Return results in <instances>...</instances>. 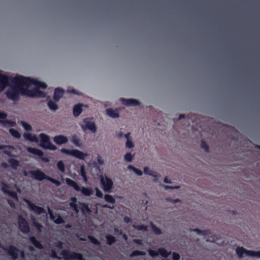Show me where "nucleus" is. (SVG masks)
<instances>
[{
    "instance_id": "59",
    "label": "nucleus",
    "mask_w": 260,
    "mask_h": 260,
    "mask_svg": "<svg viewBox=\"0 0 260 260\" xmlns=\"http://www.w3.org/2000/svg\"><path fill=\"white\" fill-rule=\"evenodd\" d=\"M170 201L173 203H179L181 202V200L179 199H174V200H172L171 199L170 200Z\"/></svg>"
},
{
    "instance_id": "25",
    "label": "nucleus",
    "mask_w": 260,
    "mask_h": 260,
    "mask_svg": "<svg viewBox=\"0 0 260 260\" xmlns=\"http://www.w3.org/2000/svg\"><path fill=\"white\" fill-rule=\"evenodd\" d=\"M10 164L11 167L14 169L16 170L20 166V164L19 161L14 159H9L8 160Z\"/></svg>"
},
{
    "instance_id": "21",
    "label": "nucleus",
    "mask_w": 260,
    "mask_h": 260,
    "mask_svg": "<svg viewBox=\"0 0 260 260\" xmlns=\"http://www.w3.org/2000/svg\"><path fill=\"white\" fill-rule=\"evenodd\" d=\"M107 114L113 118H118L119 114L117 109L113 110L111 108H108L106 110Z\"/></svg>"
},
{
    "instance_id": "28",
    "label": "nucleus",
    "mask_w": 260,
    "mask_h": 260,
    "mask_svg": "<svg viewBox=\"0 0 260 260\" xmlns=\"http://www.w3.org/2000/svg\"><path fill=\"white\" fill-rule=\"evenodd\" d=\"M192 231L197 233L198 234L203 236L208 235L210 233V230H201L199 229H194Z\"/></svg>"
},
{
    "instance_id": "15",
    "label": "nucleus",
    "mask_w": 260,
    "mask_h": 260,
    "mask_svg": "<svg viewBox=\"0 0 260 260\" xmlns=\"http://www.w3.org/2000/svg\"><path fill=\"white\" fill-rule=\"evenodd\" d=\"M30 173L32 177L40 181L43 180L46 177L45 175L39 170L31 171Z\"/></svg>"
},
{
    "instance_id": "46",
    "label": "nucleus",
    "mask_w": 260,
    "mask_h": 260,
    "mask_svg": "<svg viewBox=\"0 0 260 260\" xmlns=\"http://www.w3.org/2000/svg\"><path fill=\"white\" fill-rule=\"evenodd\" d=\"M95 191H96V196L100 198H102L103 197V194L102 192L99 190L98 188H95Z\"/></svg>"
},
{
    "instance_id": "42",
    "label": "nucleus",
    "mask_w": 260,
    "mask_h": 260,
    "mask_svg": "<svg viewBox=\"0 0 260 260\" xmlns=\"http://www.w3.org/2000/svg\"><path fill=\"white\" fill-rule=\"evenodd\" d=\"M57 108L58 106L57 105V104L50 99V110L55 111L57 110Z\"/></svg>"
},
{
    "instance_id": "36",
    "label": "nucleus",
    "mask_w": 260,
    "mask_h": 260,
    "mask_svg": "<svg viewBox=\"0 0 260 260\" xmlns=\"http://www.w3.org/2000/svg\"><path fill=\"white\" fill-rule=\"evenodd\" d=\"M151 228L155 234L159 235L162 234L161 230L157 227L155 224L151 223Z\"/></svg>"
},
{
    "instance_id": "31",
    "label": "nucleus",
    "mask_w": 260,
    "mask_h": 260,
    "mask_svg": "<svg viewBox=\"0 0 260 260\" xmlns=\"http://www.w3.org/2000/svg\"><path fill=\"white\" fill-rule=\"evenodd\" d=\"M105 200L108 202L114 204L115 203V199L114 197L109 194H105L104 196Z\"/></svg>"
},
{
    "instance_id": "57",
    "label": "nucleus",
    "mask_w": 260,
    "mask_h": 260,
    "mask_svg": "<svg viewBox=\"0 0 260 260\" xmlns=\"http://www.w3.org/2000/svg\"><path fill=\"white\" fill-rule=\"evenodd\" d=\"M56 149V146L50 142V150H54Z\"/></svg>"
},
{
    "instance_id": "3",
    "label": "nucleus",
    "mask_w": 260,
    "mask_h": 260,
    "mask_svg": "<svg viewBox=\"0 0 260 260\" xmlns=\"http://www.w3.org/2000/svg\"><path fill=\"white\" fill-rule=\"evenodd\" d=\"M236 253L239 258H242L245 254L246 256L260 258V251L247 250L243 247L238 246L236 250Z\"/></svg>"
},
{
    "instance_id": "4",
    "label": "nucleus",
    "mask_w": 260,
    "mask_h": 260,
    "mask_svg": "<svg viewBox=\"0 0 260 260\" xmlns=\"http://www.w3.org/2000/svg\"><path fill=\"white\" fill-rule=\"evenodd\" d=\"M60 254L65 260H85L81 253L76 252H71L67 249L62 250L60 252Z\"/></svg>"
},
{
    "instance_id": "44",
    "label": "nucleus",
    "mask_w": 260,
    "mask_h": 260,
    "mask_svg": "<svg viewBox=\"0 0 260 260\" xmlns=\"http://www.w3.org/2000/svg\"><path fill=\"white\" fill-rule=\"evenodd\" d=\"M150 174H149V175L155 178V179H154V180L156 181L157 178L159 177V175H158L157 173L155 171H152V170L151 172H150Z\"/></svg>"
},
{
    "instance_id": "12",
    "label": "nucleus",
    "mask_w": 260,
    "mask_h": 260,
    "mask_svg": "<svg viewBox=\"0 0 260 260\" xmlns=\"http://www.w3.org/2000/svg\"><path fill=\"white\" fill-rule=\"evenodd\" d=\"M40 145L41 147L48 149H49V137L47 135L41 134L40 135Z\"/></svg>"
},
{
    "instance_id": "10",
    "label": "nucleus",
    "mask_w": 260,
    "mask_h": 260,
    "mask_svg": "<svg viewBox=\"0 0 260 260\" xmlns=\"http://www.w3.org/2000/svg\"><path fill=\"white\" fill-rule=\"evenodd\" d=\"M18 225L20 230L23 233H27L29 231V228L27 222L21 216L18 218Z\"/></svg>"
},
{
    "instance_id": "8",
    "label": "nucleus",
    "mask_w": 260,
    "mask_h": 260,
    "mask_svg": "<svg viewBox=\"0 0 260 260\" xmlns=\"http://www.w3.org/2000/svg\"><path fill=\"white\" fill-rule=\"evenodd\" d=\"M3 248L5 250L7 251L13 259H16L19 254L22 258H24L25 255L24 252L22 251H20L16 247L11 246L8 249L5 247H3Z\"/></svg>"
},
{
    "instance_id": "50",
    "label": "nucleus",
    "mask_w": 260,
    "mask_h": 260,
    "mask_svg": "<svg viewBox=\"0 0 260 260\" xmlns=\"http://www.w3.org/2000/svg\"><path fill=\"white\" fill-rule=\"evenodd\" d=\"M151 170L149 169V168L148 167H145L144 168V173L145 174L149 175L150 174V172H151Z\"/></svg>"
},
{
    "instance_id": "53",
    "label": "nucleus",
    "mask_w": 260,
    "mask_h": 260,
    "mask_svg": "<svg viewBox=\"0 0 260 260\" xmlns=\"http://www.w3.org/2000/svg\"><path fill=\"white\" fill-rule=\"evenodd\" d=\"M124 221L125 222V223H129V222H131L132 220H131V219L127 217V216H125L124 219Z\"/></svg>"
},
{
    "instance_id": "54",
    "label": "nucleus",
    "mask_w": 260,
    "mask_h": 260,
    "mask_svg": "<svg viewBox=\"0 0 260 260\" xmlns=\"http://www.w3.org/2000/svg\"><path fill=\"white\" fill-rule=\"evenodd\" d=\"M164 182L166 183H172V181L171 180V179H169L168 177H165L164 179Z\"/></svg>"
},
{
    "instance_id": "29",
    "label": "nucleus",
    "mask_w": 260,
    "mask_h": 260,
    "mask_svg": "<svg viewBox=\"0 0 260 260\" xmlns=\"http://www.w3.org/2000/svg\"><path fill=\"white\" fill-rule=\"evenodd\" d=\"M146 255V252L143 251H140L138 250H134L130 254L129 256L131 257H133L135 256H138L140 255Z\"/></svg>"
},
{
    "instance_id": "39",
    "label": "nucleus",
    "mask_w": 260,
    "mask_h": 260,
    "mask_svg": "<svg viewBox=\"0 0 260 260\" xmlns=\"http://www.w3.org/2000/svg\"><path fill=\"white\" fill-rule=\"evenodd\" d=\"M80 174H81V176L83 177L84 181L85 182H87L88 180V178L86 176V172L84 169V167L83 166H82L81 168Z\"/></svg>"
},
{
    "instance_id": "17",
    "label": "nucleus",
    "mask_w": 260,
    "mask_h": 260,
    "mask_svg": "<svg viewBox=\"0 0 260 260\" xmlns=\"http://www.w3.org/2000/svg\"><path fill=\"white\" fill-rule=\"evenodd\" d=\"M2 190L4 193L9 195L13 199L15 200V201L18 200L17 193L14 191L10 190L9 189V187L8 186L4 185L2 187Z\"/></svg>"
},
{
    "instance_id": "64",
    "label": "nucleus",
    "mask_w": 260,
    "mask_h": 260,
    "mask_svg": "<svg viewBox=\"0 0 260 260\" xmlns=\"http://www.w3.org/2000/svg\"><path fill=\"white\" fill-rule=\"evenodd\" d=\"M185 117V115L184 114H180L179 115V117H178V119L179 120H180L183 118Z\"/></svg>"
},
{
    "instance_id": "32",
    "label": "nucleus",
    "mask_w": 260,
    "mask_h": 260,
    "mask_svg": "<svg viewBox=\"0 0 260 260\" xmlns=\"http://www.w3.org/2000/svg\"><path fill=\"white\" fill-rule=\"evenodd\" d=\"M9 132L13 137L16 139H19L21 137V134L19 133V132L13 128H10L9 129Z\"/></svg>"
},
{
    "instance_id": "56",
    "label": "nucleus",
    "mask_w": 260,
    "mask_h": 260,
    "mask_svg": "<svg viewBox=\"0 0 260 260\" xmlns=\"http://www.w3.org/2000/svg\"><path fill=\"white\" fill-rule=\"evenodd\" d=\"M50 182L55 183V184L57 185H59L60 184L59 182H58L57 181H55L54 179H53L50 177Z\"/></svg>"
},
{
    "instance_id": "5",
    "label": "nucleus",
    "mask_w": 260,
    "mask_h": 260,
    "mask_svg": "<svg viewBox=\"0 0 260 260\" xmlns=\"http://www.w3.org/2000/svg\"><path fill=\"white\" fill-rule=\"evenodd\" d=\"M60 152L62 153L71 155L81 160H84L88 155L87 153H84L77 149L69 150L66 148H62L60 150Z\"/></svg>"
},
{
    "instance_id": "41",
    "label": "nucleus",
    "mask_w": 260,
    "mask_h": 260,
    "mask_svg": "<svg viewBox=\"0 0 260 260\" xmlns=\"http://www.w3.org/2000/svg\"><path fill=\"white\" fill-rule=\"evenodd\" d=\"M88 239H89L90 241L94 245H100V242L95 237H94L93 236H88Z\"/></svg>"
},
{
    "instance_id": "47",
    "label": "nucleus",
    "mask_w": 260,
    "mask_h": 260,
    "mask_svg": "<svg viewBox=\"0 0 260 260\" xmlns=\"http://www.w3.org/2000/svg\"><path fill=\"white\" fill-rule=\"evenodd\" d=\"M164 187L165 189H178L179 188V186H169V185H164Z\"/></svg>"
},
{
    "instance_id": "18",
    "label": "nucleus",
    "mask_w": 260,
    "mask_h": 260,
    "mask_svg": "<svg viewBox=\"0 0 260 260\" xmlns=\"http://www.w3.org/2000/svg\"><path fill=\"white\" fill-rule=\"evenodd\" d=\"M53 141L56 144L61 145L67 143L68 141V139L64 136L58 135L54 138Z\"/></svg>"
},
{
    "instance_id": "51",
    "label": "nucleus",
    "mask_w": 260,
    "mask_h": 260,
    "mask_svg": "<svg viewBox=\"0 0 260 260\" xmlns=\"http://www.w3.org/2000/svg\"><path fill=\"white\" fill-rule=\"evenodd\" d=\"M97 161L98 163L101 165H103L104 163V160L102 159V157L100 155H98L97 157Z\"/></svg>"
},
{
    "instance_id": "27",
    "label": "nucleus",
    "mask_w": 260,
    "mask_h": 260,
    "mask_svg": "<svg viewBox=\"0 0 260 260\" xmlns=\"http://www.w3.org/2000/svg\"><path fill=\"white\" fill-rule=\"evenodd\" d=\"M106 239L107 240V244L109 245H112L113 244L115 243L116 241V238L114 236H113L111 235H107L106 236Z\"/></svg>"
},
{
    "instance_id": "35",
    "label": "nucleus",
    "mask_w": 260,
    "mask_h": 260,
    "mask_svg": "<svg viewBox=\"0 0 260 260\" xmlns=\"http://www.w3.org/2000/svg\"><path fill=\"white\" fill-rule=\"evenodd\" d=\"M127 168L128 169L133 170L137 175L139 176H141L143 174L142 171L141 170L137 169L132 165H128Z\"/></svg>"
},
{
    "instance_id": "33",
    "label": "nucleus",
    "mask_w": 260,
    "mask_h": 260,
    "mask_svg": "<svg viewBox=\"0 0 260 260\" xmlns=\"http://www.w3.org/2000/svg\"><path fill=\"white\" fill-rule=\"evenodd\" d=\"M20 123L25 131H30L31 130V126L28 123L24 121H21Z\"/></svg>"
},
{
    "instance_id": "48",
    "label": "nucleus",
    "mask_w": 260,
    "mask_h": 260,
    "mask_svg": "<svg viewBox=\"0 0 260 260\" xmlns=\"http://www.w3.org/2000/svg\"><path fill=\"white\" fill-rule=\"evenodd\" d=\"M133 242L139 245H143V240L141 239H134Z\"/></svg>"
},
{
    "instance_id": "1",
    "label": "nucleus",
    "mask_w": 260,
    "mask_h": 260,
    "mask_svg": "<svg viewBox=\"0 0 260 260\" xmlns=\"http://www.w3.org/2000/svg\"><path fill=\"white\" fill-rule=\"evenodd\" d=\"M46 87L45 83L37 79L17 76L11 80L6 94L8 98L13 101H18L20 94L31 98H43L45 96V93L41 89Z\"/></svg>"
},
{
    "instance_id": "61",
    "label": "nucleus",
    "mask_w": 260,
    "mask_h": 260,
    "mask_svg": "<svg viewBox=\"0 0 260 260\" xmlns=\"http://www.w3.org/2000/svg\"><path fill=\"white\" fill-rule=\"evenodd\" d=\"M2 166L5 168H7L8 167V165L6 162H3L2 164Z\"/></svg>"
},
{
    "instance_id": "6",
    "label": "nucleus",
    "mask_w": 260,
    "mask_h": 260,
    "mask_svg": "<svg viewBox=\"0 0 260 260\" xmlns=\"http://www.w3.org/2000/svg\"><path fill=\"white\" fill-rule=\"evenodd\" d=\"M100 181L104 191L108 193L111 192L113 186V182L112 179L107 176H102Z\"/></svg>"
},
{
    "instance_id": "55",
    "label": "nucleus",
    "mask_w": 260,
    "mask_h": 260,
    "mask_svg": "<svg viewBox=\"0 0 260 260\" xmlns=\"http://www.w3.org/2000/svg\"><path fill=\"white\" fill-rule=\"evenodd\" d=\"M130 136H131V133L128 132L126 134L124 135L123 136L126 139V140H127L128 139H132V137Z\"/></svg>"
},
{
    "instance_id": "11",
    "label": "nucleus",
    "mask_w": 260,
    "mask_h": 260,
    "mask_svg": "<svg viewBox=\"0 0 260 260\" xmlns=\"http://www.w3.org/2000/svg\"><path fill=\"white\" fill-rule=\"evenodd\" d=\"M83 122L85 123V126L82 125L83 129L86 128L92 133H95L96 131V127L94 122L91 121L90 119L87 118L83 119Z\"/></svg>"
},
{
    "instance_id": "26",
    "label": "nucleus",
    "mask_w": 260,
    "mask_h": 260,
    "mask_svg": "<svg viewBox=\"0 0 260 260\" xmlns=\"http://www.w3.org/2000/svg\"><path fill=\"white\" fill-rule=\"evenodd\" d=\"M29 240L32 244L34 245L37 248L39 249H42L43 248V246L41 243L37 240L34 237H30L29 238Z\"/></svg>"
},
{
    "instance_id": "49",
    "label": "nucleus",
    "mask_w": 260,
    "mask_h": 260,
    "mask_svg": "<svg viewBox=\"0 0 260 260\" xmlns=\"http://www.w3.org/2000/svg\"><path fill=\"white\" fill-rule=\"evenodd\" d=\"M136 228L139 230H143L144 231L147 230V226L144 225H139L136 227Z\"/></svg>"
},
{
    "instance_id": "45",
    "label": "nucleus",
    "mask_w": 260,
    "mask_h": 260,
    "mask_svg": "<svg viewBox=\"0 0 260 260\" xmlns=\"http://www.w3.org/2000/svg\"><path fill=\"white\" fill-rule=\"evenodd\" d=\"M180 258V255L178 253L175 252H174L173 253V256H172L173 260H179Z\"/></svg>"
},
{
    "instance_id": "20",
    "label": "nucleus",
    "mask_w": 260,
    "mask_h": 260,
    "mask_svg": "<svg viewBox=\"0 0 260 260\" xmlns=\"http://www.w3.org/2000/svg\"><path fill=\"white\" fill-rule=\"evenodd\" d=\"M23 137L25 138V139L28 140L30 142L36 143L39 142L38 138L34 134L26 133L23 135Z\"/></svg>"
},
{
    "instance_id": "40",
    "label": "nucleus",
    "mask_w": 260,
    "mask_h": 260,
    "mask_svg": "<svg viewBox=\"0 0 260 260\" xmlns=\"http://www.w3.org/2000/svg\"><path fill=\"white\" fill-rule=\"evenodd\" d=\"M125 147L128 149H132L134 147V144L132 141V138L126 140Z\"/></svg>"
},
{
    "instance_id": "2",
    "label": "nucleus",
    "mask_w": 260,
    "mask_h": 260,
    "mask_svg": "<svg viewBox=\"0 0 260 260\" xmlns=\"http://www.w3.org/2000/svg\"><path fill=\"white\" fill-rule=\"evenodd\" d=\"M66 182L69 186L73 187L76 191H81L82 193L85 196H90L93 193L91 188L85 187L81 188L75 181L70 178H66Z\"/></svg>"
},
{
    "instance_id": "34",
    "label": "nucleus",
    "mask_w": 260,
    "mask_h": 260,
    "mask_svg": "<svg viewBox=\"0 0 260 260\" xmlns=\"http://www.w3.org/2000/svg\"><path fill=\"white\" fill-rule=\"evenodd\" d=\"M57 167L58 170L62 173H64L65 172V165L63 161L59 160L57 162Z\"/></svg>"
},
{
    "instance_id": "30",
    "label": "nucleus",
    "mask_w": 260,
    "mask_h": 260,
    "mask_svg": "<svg viewBox=\"0 0 260 260\" xmlns=\"http://www.w3.org/2000/svg\"><path fill=\"white\" fill-rule=\"evenodd\" d=\"M71 141L77 147H80L81 145L80 139L76 135L72 137Z\"/></svg>"
},
{
    "instance_id": "7",
    "label": "nucleus",
    "mask_w": 260,
    "mask_h": 260,
    "mask_svg": "<svg viewBox=\"0 0 260 260\" xmlns=\"http://www.w3.org/2000/svg\"><path fill=\"white\" fill-rule=\"evenodd\" d=\"M149 254L152 257H155L159 254L162 257L164 258H167L168 256L171 254V252H168L164 248H159L157 251L155 250L149 249Z\"/></svg>"
},
{
    "instance_id": "14",
    "label": "nucleus",
    "mask_w": 260,
    "mask_h": 260,
    "mask_svg": "<svg viewBox=\"0 0 260 260\" xmlns=\"http://www.w3.org/2000/svg\"><path fill=\"white\" fill-rule=\"evenodd\" d=\"M120 101H121L122 104L126 106H136L140 105V103L135 99H125L123 98H121Z\"/></svg>"
},
{
    "instance_id": "16",
    "label": "nucleus",
    "mask_w": 260,
    "mask_h": 260,
    "mask_svg": "<svg viewBox=\"0 0 260 260\" xmlns=\"http://www.w3.org/2000/svg\"><path fill=\"white\" fill-rule=\"evenodd\" d=\"M7 114L5 113L0 112V123L4 126H6L8 124L9 126H14L16 124L15 122L5 120Z\"/></svg>"
},
{
    "instance_id": "24",
    "label": "nucleus",
    "mask_w": 260,
    "mask_h": 260,
    "mask_svg": "<svg viewBox=\"0 0 260 260\" xmlns=\"http://www.w3.org/2000/svg\"><path fill=\"white\" fill-rule=\"evenodd\" d=\"M80 210L82 213L84 214L85 213H90L91 211L90 209L89 208V206L87 204L84 203H81L80 204Z\"/></svg>"
},
{
    "instance_id": "62",
    "label": "nucleus",
    "mask_w": 260,
    "mask_h": 260,
    "mask_svg": "<svg viewBox=\"0 0 260 260\" xmlns=\"http://www.w3.org/2000/svg\"><path fill=\"white\" fill-rule=\"evenodd\" d=\"M103 207H104V208H110V209H113V206H112V207H111V206H109V205H107V204H106V205H104L103 206Z\"/></svg>"
},
{
    "instance_id": "60",
    "label": "nucleus",
    "mask_w": 260,
    "mask_h": 260,
    "mask_svg": "<svg viewBox=\"0 0 260 260\" xmlns=\"http://www.w3.org/2000/svg\"><path fill=\"white\" fill-rule=\"evenodd\" d=\"M124 136L122 132H119L117 134V136L118 138H121Z\"/></svg>"
},
{
    "instance_id": "37",
    "label": "nucleus",
    "mask_w": 260,
    "mask_h": 260,
    "mask_svg": "<svg viewBox=\"0 0 260 260\" xmlns=\"http://www.w3.org/2000/svg\"><path fill=\"white\" fill-rule=\"evenodd\" d=\"M201 147L202 148L204 149V150L206 152H209V146L207 144V143H206V142L204 140L201 141Z\"/></svg>"
},
{
    "instance_id": "58",
    "label": "nucleus",
    "mask_w": 260,
    "mask_h": 260,
    "mask_svg": "<svg viewBox=\"0 0 260 260\" xmlns=\"http://www.w3.org/2000/svg\"><path fill=\"white\" fill-rule=\"evenodd\" d=\"M8 203L10 205L11 207H14V203L11 200H8Z\"/></svg>"
},
{
    "instance_id": "23",
    "label": "nucleus",
    "mask_w": 260,
    "mask_h": 260,
    "mask_svg": "<svg viewBox=\"0 0 260 260\" xmlns=\"http://www.w3.org/2000/svg\"><path fill=\"white\" fill-rule=\"evenodd\" d=\"M0 149H4V152L9 156L11 155V153L15 148L11 146L0 145Z\"/></svg>"
},
{
    "instance_id": "19",
    "label": "nucleus",
    "mask_w": 260,
    "mask_h": 260,
    "mask_svg": "<svg viewBox=\"0 0 260 260\" xmlns=\"http://www.w3.org/2000/svg\"><path fill=\"white\" fill-rule=\"evenodd\" d=\"M64 90L59 87L55 89L54 93L53 95V100L55 102H58L59 99L63 96Z\"/></svg>"
},
{
    "instance_id": "13",
    "label": "nucleus",
    "mask_w": 260,
    "mask_h": 260,
    "mask_svg": "<svg viewBox=\"0 0 260 260\" xmlns=\"http://www.w3.org/2000/svg\"><path fill=\"white\" fill-rule=\"evenodd\" d=\"M26 150L28 152L38 156L42 159L46 161H48V159L47 158H44L43 157V153L41 150L31 147H27Z\"/></svg>"
},
{
    "instance_id": "9",
    "label": "nucleus",
    "mask_w": 260,
    "mask_h": 260,
    "mask_svg": "<svg viewBox=\"0 0 260 260\" xmlns=\"http://www.w3.org/2000/svg\"><path fill=\"white\" fill-rule=\"evenodd\" d=\"M24 201L27 203L29 209L36 214L39 215L46 214L45 210L43 208L35 205L28 200L25 199Z\"/></svg>"
},
{
    "instance_id": "43",
    "label": "nucleus",
    "mask_w": 260,
    "mask_h": 260,
    "mask_svg": "<svg viewBox=\"0 0 260 260\" xmlns=\"http://www.w3.org/2000/svg\"><path fill=\"white\" fill-rule=\"evenodd\" d=\"M33 224L39 232H42V229L43 228V226L40 223H37L36 221L34 220L33 221Z\"/></svg>"
},
{
    "instance_id": "52",
    "label": "nucleus",
    "mask_w": 260,
    "mask_h": 260,
    "mask_svg": "<svg viewBox=\"0 0 260 260\" xmlns=\"http://www.w3.org/2000/svg\"><path fill=\"white\" fill-rule=\"evenodd\" d=\"M55 222L57 224H60L63 223V220L61 218L59 217L56 220H55Z\"/></svg>"
},
{
    "instance_id": "22",
    "label": "nucleus",
    "mask_w": 260,
    "mask_h": 260,
    "mask_svg": "<svg viewBox=\"0 0 260 260\" xmlns=\"http://www.w3.org/2000/svg\"><path fill=\"white\" fill-rule=\"evenodd\" d=\"M82 105L76 104L73 107V115L75 117H77L80 115L82 112Z\"/></svg>"
},
{
    "instance_id": "63",
    "label": "nucleus",
    "mask_w": 260,
    "mask_h": 260,
    "mask_svg": "<svg viewBox=\"0 0 260 260\" xmlns=\"http://www.w3.org/2000/svg\"><path fill=\"white\" fill-rule=\"evenodd\" d=\"M50 219H52L53 218V215L52 213V211L50 209Z\"/></svg>"
},
{
    "instance_id": "38",
    "label": "nucleus",
    "mask_w": 260,
    "mask_h": 260,
    "mask_svg": "<svg viewBox=\"0 0 260 260\" xmlns=\"http://www.w3.org/2000/svg\"><path fill=\"white\" fill-rule=\"evenodd\" d=\"M134 157V155H132L130 152L126 153L124 156V160L127 162H131L132 161Z\"/></svg>"
}]
</instances>
